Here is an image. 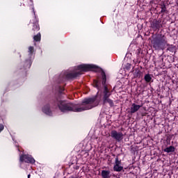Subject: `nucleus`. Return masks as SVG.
Masks as SVG:
<instances>
[{
	"mask_svg": "<svg viewBox=\"0 0 178 178\" xmlns=\"http://www.w3.org/2000/svg\"><path fill=\"white\" fill-rule=\"evenodd\" d=\"M121 164H122V160H119V155H118L115 158V166H120Z\"/></svg>",
	"mask_w": 178,
	"mask_h": 178,
	"instance_id": "aec40b11",
	"label": "nucleus"
},
{
	"mask_svg": "<svg viewBox=\"0 0 178 178\" xmlns=\"http://www.w3.org/2000/svg\"><path fill=\"white\" fill-rule=\"evenodd\" d=\"M130 66H131V65H129V67H127V69H129L130 67Z\"/></svg>",
	"mask_w": 178,
	"mask_h": 178,
	"instance_id": "393cba45",
	"label": "nucleus"
},
{
	"mask_svg": "<svg viewBox=\"0 0 178 178\" xmlns=\"http://www.w3.org/2000/svg\"><path fill=\"white\" fill-rule=\"evenodd\" d=\"M166 12H168V10L166 9V5H165V3L161 4V13H166Z\"/></svg>",
	"mask_w": 178,
	"mask_h": 178,
	"instance_id": "412c9836",
	"label": "nucleus"
},
{
	"mask_svg": "<svg viewBox=\"0 0 178 178\" xmlns=\"http://www.w3.org/2000/svg\"><path fill=\"white\" fill-rule=\"evenodd\" d=\"M19 161L21 162H26V163H35L34 158L26 154L21 156Z\"/></svg>",
	"mask_w": 178,
	"mask_h": 178,
	"instance_id": "0eeeda50",
	"label": "nucleus"
},
{
	"mask_svg": "<svg viewBox=\"0 0 178 178\" xmlns=\"http://www.w3.org/2000/svg\"><path fill=\"white\" fill-rule=\"evenodd\" d=\"M143 74V72H141V71L138 70H136L134 73V77H141V75Z\"/></svg>",
	"mask_w": 178,
	"mask_h": 178,
	"instance_id": "a211bd4d",
	"label": "nucleus"
},
{
	"mask_svg": "<svg viewBox=\"0 0 178 178\" xmlns=\"http://www.w3.org/2000/svg\"><path fill=\"white\" fill-rule=\"evenodd\" d=\"M167 44V51H170V52H174L175 51V48L176 47L173 44Z\"/></svg>",
	"mask_w": 178,
	"mask_h": 178,
	"instance_id": "2eb2a0df",
	"label": "nucleus"
},
{
	"mask_svg": "<svg viewBox=\"0 0 178 178\" xmlns=\"http://www.w3.org/2000/svg\"><path fill=\"white\" fill-rule=\"evenodd\" d=\"M152 44L154 49L156 51H161V49L165 48V44H168V41H166V37L165 35H158L155 38H153Z\"/></svg>",
	"mask_w": 178,
	"mask_h": 178,
	"instance_id": "f03ea898",
	"label": "nucleus"
},
{
	"mask_svg": "<svg viewBox=\"0 0 178 178\" xmlns=\"http://www.w3.org/2000/svg\"><path fill=\"white\" fill-rule=\"evenodd\" d=\"M176 148H175L174 146H170L168 147H166L165 149H163L164 152H167L168 154L170 152H175Z\"/></svg>",
	"mask_w": 178,
	"mask_h": 178,
	"instance_id": "4468645a",
	"label": "nucleus"
},
{
	"mask_svg": "<svg viewBox=\"0 0 178 178\" xmlns=\"http://www.w3.org/2000/svg\"><path fill=\"white\" fill-rule=\"evenodd\" d=\"M81 74V72H72L67 74L65 77L67 80H74V79H77Z\"/></svg>",
	"mask_w": 178,
	"mask_h": 178,
	"instance_id": "6e6552de",
	"label": "nucleus"
},
{
	"mask_svg": "<svg viewBox=\"0 0 178 178\" xmlns=\"http://www.w3.org/2000/svg\"><path fill=\"white\" fill-rule=\"evenodd\" d=\"M26 62H30V61H26Z\"/></svg>",
	"mask_w": 178,
	"mask_h": 178,
	"instance_id": "bb28decb",
	"label": "nucleus"
},
{
	"mask_svg": "<svg viewBox=\"0 0 178 178\" xmlns=\"http://www.w3.org/2000/svg\"><path fill=\"white\" fill-rule=\"evenodd\" d=\"M145 81H146V83H149L152 80V77L151 76V74H146L145 75Z\"/></svg>",
	"mask_w": 178,
	"mask_h": 178,
	"instance_id": "dca6fc26",
	"label": "nucleus"
},
{
	"mask_svg": "<svg viewBox=\"0 0 178 178\" xmlns=\"http://www.w3.org/2000/svg\"><path fill=\"white\" fill-rule=\"evenodd\" d=\"M93 87H95L97 90L101 89V82L98 80H93Z\"/></svg>",
	"mask_w": 178,
	"mask_h": 178,
	"instance_id": "ddd939ff",
	"label": "nucleus"
},
{
	"mask_svg": "<svg viewBox=\"0 0 178 178\" xmlns=\"http://www.w3.org/2000/svg\"><path fill=\"white\" fill-rule=\"evenodd\" d=\"M102 84L104 86V90H105V87H108V86H106V74L103 70H102Z\"/></svg>",
	"mask_w": 178,
	"mask_h": 178,
	"instance_id": "9d476101",
	"label": "nucleus"
},
{
	"mask_svg": "<svg viewBox=\"0 0 178 178\" xmlns=\"http://www.w3.org/2000/svg\"><path fill=\"white\" fill-rule=\"evenodd\" d=\"M112 95V92L109 90L108 86H104V90L102 92V101L103 105L106 104H108L110 108H113L115 106V103H113V100H112L109 97Z\"/></svg>",
	"mask_w": 178,
	"mask_h": 178,
	"instance_id": "7ed1b4c3",
	"label": "nucleus"
},
{
	"mask_svg": "<svg viewBox=\"0 0 178 178\" xmlns=\"http://www.w3.org/2000/svg\"><path fill=\"white\" fill-rule=\"evenodd\" d=\"M111 137L114 140H116L118 143H120L123 140V133L118 132L116 130H113L111 132Z\"/></svg>",
	"mask_w": 178,
	"mask_h": 178,
	"instance_id": "39448f33",
	"label": "nucleus"
},
{
	"mask_svg": "<svg viewBox=\"0 0 178 178\" xmlns=\"http://www.w3.org/2000/svg\"><path fill=\"white\" fill-rule=\"evenodd\" d=\"M29 52H30V54H33V52H34V47H29Z\"/></svg>",
	"mask_w": 178,
	"mask_h": 178,
	"instance_id": "4be33fe9",
	"label": "nucleus"
},
{
	"mask_svg": "<svg viewBox=\"0 0 178 178\" xmlns=\"http://www.w3.org/2000/svg\"><path fill=\"white\" fill-rule=\"evenodd\" d=\"M140 108H141L140 105H137L134 103L131 106L130 113L131 114L136 113V112H137V111H138V109H140Z\"/></svg>",
	"mask_w": 178,
	"mask_h": 178,
	"instance_id": "9b49d317",
	"label": "nucleus"
},
{
	"mask_svg": "<svg viewBox=\"0 0 178 178\" xmlns=\"http://www.w3.org/2000/svg\"><path fill=\"white\" fill-rule=\"evenodd\" d=\"M77 69L78 70H81V72H88L92 69H98V67L94 65L81 64L77 67Z\"/></svg>",
	"mask_w": 178,
	"mask_h": 178,
	"instance_id": "20e7f679",
	"label": "nucleus"
},
{
	"mask_svg": "<svg viewBox=\"0 0 178 178\" xmlns=\"http://www.w3.org/2000/svg\"><path fill=\"white\" fill-rule=\"evenodd\" d=\"M123 170V166L122 165H114L113 171L114 172H122Z\"/></svg>",
	"mask_w": 178,
	"mask_h": 178,
	"instance_id": "f3484780",
	"label": "nucleus"
},
{
	"mask_svg": "<svg viewBox=\"0 0 178 178\" xmlns=\"http://www.w3.org/2000/svg\"><path fill=\"white\" fill-rule=\"evenodd\" d=\"M3 129H4L3 124H0V133L1 131H2V130H3Z\"/></svg>",
	"mask_w": 178,
	"mask_h": 178,
	"instance_id": "b1692460",
	"label": "nucleus"
},
{
	"mask_svg": "<svg viewBox=\"0 0 178 178\" xmlns=\"http://www.w3.org/2000/svg\"><path fill=\"white\" fill-rule=\"evenodd\" d=\"M102 178H111L112 177V174H111V171L109 170H102Z\"/></svg>",
	"mask_w": 178,
	"mask_h": 178,
	"instance_id": "f8f14e48",
	"label": "nucleus"
},
{
	"mask_svg": "<svg viewBox=\"0 0 178 178\" xmlns=\"http://www.w3.org/2000/svg\"><path fill=\"white\" fill-rule=\"evenodd\" d=\"M97 101V96L94 97L86 98L81 102V104H74L72 102H67L65 100H57V106L61 112H83V111H88V109H92L94 106L92 104Z\"/></svg>",
	"mask_w": 178,
	"mask_h": 178,
	"instance_id": "f257e3e1",
	"label": "nucleus"
},
{
	"mask_svg": "<svg viewBox=\"0 0 178 178\" xmlns=\"http://www.w3.org/2000/svg\"><path fill=\"white\" fill-rule=\"evenodd\" d=\"M42 112L49 116H52V111H51V106L46 104L42 108Z\"/></svg>",
	"mask_w": 178,
	"mask_h": 178,
	"instance_id": "1a4fd4ad",
	"label": "nucleus"
},
{
	"mask_svg": "<svg viewBox=\"0 0 178 178\" xmlns=\"http://www.w3.org/2000/svg\"><path fill=\"white\" fill-rule=\"evenodd\" d=\"M63 91H65V89L63 88L59 87V91L58 92L60 94H63Z\"/></svg>",
	"mask_w": 178,
	"mask_h": 178,
	"instance_id": "5701e85b",
	"label": "nucleus"
},
{
	"mask_svg": "<svg viewBox=\"0 0 178 178\" xmlns=\"http://www.w3.org/2000/svg\"><path fill=\"white\" fill-rule=\"evenodd\" d=\"M162 21L161 19H154L151 23V27L154 31H159V29L162 28Z\"/></svg>",
	"mask_w": 178,
	"mask_h": 178,
	"instance_id": "423d86ee",
	"label": "nucleus"
},
{
	"mask_svg": "<svg viewBox=\"0 0 178 178\" xmlns=\"http://www.w3.org/2000/svg\"><path fill=\"white\" fill-rule=\"evenodd\" d=\"M30 176H31V175H28V178H30Z\"/></svg>",
	"mask_w": 178,
	"mask_h": 178,
	"instance_id": "a878e982",
	"label": "nucleus"
},
{
	"mask_svg": "<svg viewBox=\"0 0 178 178\" xmlns=\"http://www.w3.org/2000/svg\"><path fill=\"white\" fill-rule=\"evenodd\" d=\"M34 41H36L38 42V41H41V33H38L36 35L33 37Z\"/></svg>",
	"mask_w": 178,
	"mask_h": 178,
	"instance_id": "6ab92c4d",
	"label": "nucleus"
}]
</instances>
